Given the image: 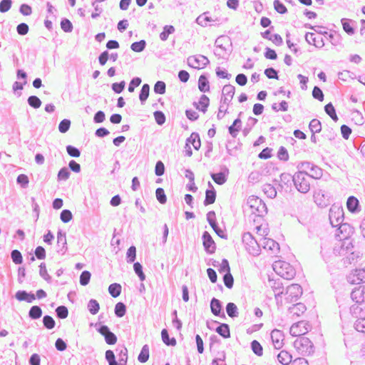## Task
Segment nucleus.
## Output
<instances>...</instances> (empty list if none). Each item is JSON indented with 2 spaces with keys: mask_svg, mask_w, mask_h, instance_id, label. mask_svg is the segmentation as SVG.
<instances>
[{
  "mask_svg": "<svg viewBox=\"0 0 365 365\" xmlns=\"http://www.w3.org/2000/svg\"><path fill=\"white\" fill-rule=\"evenodd\" d=\"M309 329V324L306 321H299L293 324L290 327V334L293 336L302 337L306 334Z\"/></svg>",
  "mask_w": 365,
  "mask_h": 365,
  "instance_id": "obj_6",
  "label": "nucleus"
},
{
  "mask_svg": "<svg viewBox=\"0 0 365 365\" xmlns=\"http://www.w3.org/2000/svg\"><path fill=\"white\" fill-rule=\"evenodd\" d=\"M349 282L352 284H359L365 282V268L354 269L348 276Z\"/></svg>",
  "mask_w": 365,
  "mask_h": 365,
  "instance_id": "obj_9",
  "label": "nucleus"
},
{
  "mask_svg": "<svg viewBox=\"0 0 365 365\" xmlns=\"http://www.w3.org/2000/svg\"><path fill=\"white\" fill-rule=\"evenodd\" d=\"M154 91L159 94H163L165 92V83L163 81H158L155 84Z\"/></svg>",
  "mask_w": 365,
  "mask_h": 365,
  "instance_id": "obj_56",
  "label": "nucleus"
},
{
  "mask_svg": "<svg viewBox=\"0 0 365 365\" xmlns=\"http://www.w3.org/2000/svg\"><path fill=\"white\" fill-rule=\"evenodd\" d=\"M351 299L356 304L365 303V285L354 289L351 294Z\"/></svg>",
  "mask_w": 365,
  "mask_h": 365,
  "instance_id": "obj_12",
  "label": "nucleus"
},
{
  "mask_svg": "<svg viewBox=\"0 0 365 365\" xmlns=\"http://www.w3.org/2000/svg\"><path fill=\"white\" fill-rule=\"evenodd\" d=\"M91 273L88 271H83L80 276V283L83 286L88 284L91 279Z\"/></svg>",
  "mask_w": 365,
  "mask_h": 365,
  "instance_id": "obj_45",
  "label": "nucleus"
},
{
  "mask_svg": "<svg viewBox=\"0 0 365 365\" xmlns=\"http://www.w3.org/2000/svg\"><path fill=\"white\" fill-rule=\"evenodd\" d=\"M88 309L92 314H96L99 311L100 307L98 302L95 299L90 300L88 303Z\"/></svg>",
  "mask_w": 365,
  "mask_h": 365,
  "instance_id": "obj_44",
  "label": "nucleus"
},
{
  "mask_svg": "<svg viewBox=\"0 0 365 365\" xmlns=\"http://www.w3.org/2000/svg\"><path fill=\"white\" fill-rule=\"evenodd\" d=\"M263 192L264 193L270 198H272L276 196L277 191L273 185L271 184L266 183L263 185Z\"/></svg>",
  "mask_w": 365,
  "mask_h": 365,
  "instance_id": "obj_28",
  "label": "nucleus"
},
{
  "mask_svg": "<svg viewBox=\"0 0 365 365\" xmlns=\"http://www.w3.org/2000/svg\"><path fill=\"white\" fill-rule=\"evenodd\" d=\"M235 93V88L232 85H225L222 88V99L225 103L232 101Z\"/></svg>",
  "mask_w": 365,
  "mask_h": 365,
  "instance_id": "obj_17",
  "label": "nucleus"
},
{
  "mask_svg": "<svg viewBox=\"0 0 365 365\" xmlns=\"http://www.w3.org/2000/svg\"><path fill=\"white\" fill-rule=\"evenodd\" d=\"M312 177L306 172L298 171L293 178V181L297 189L303 193L307 192L310 189Z\"/></svg>",
  "mask_w": 365,
  "mask_h": 365,
  "instance_id": "obj_2",
  "label": "nucleus"
},
{
  "mask_svg": "<svg viewBox=\"0 0 365 365\" xmlns=\"http://www.w3.org/2000/svg\"><path fill=\"white\" fill-rule=\"evenodd\" d=\"M149 356V347L148 345H144L138 355V361L141 363H145L148 360Z\"/></svg>",
  "mask_w": 365,
  "mask_h": 365,
  "instance_id": "obj_29",
  "label": "nucleus"
},
{
  "mask_svg": "<svg viewBox=\"0 0 365 365\" xmlns=\"http://www.w3.org/2000/svg\"><path fill=\"white\" fill-rule=\"evenodd\" d=\"M11 258L13 259V262L16 264H19L22 262V256L19 251L18 250H14L11 252Z\"/></svg>",
  "mask_w": 365,
  "mask_h": 365,
  "instance_id": "obj_62",
  "label": "nucleus"
},
{
  "mask_svg": "<svg viewBox=\"0 0 365 365\" xmlns=\"http://www.w3.org/2000/svg\"><path fill=\"white\" fill-rule=\"evenodd\" d=\"M223 281L227 288L231 289L233 287L234 279L230 272L225 274Z\"/></svg>",
  "mask_w": 365,
  "mask_h": 365,
  "instance_id": "obj_41",
  "label": "nucleus"
},
{
  "mask_svg": "<svg viewBox=\"0 0 365 365\" xmlns=\"http://www.w3.org/2000/svg\"><path fill=\"white\" fill-rule=\"evenodd\" d=\"M209 105L210 98L205 95H202L198 101L194 103L195 108L204 113L207 111Z\"/></svg>",
  "mask_w": 365,
  "mask_h": 365,
  "instance_id": "obj_15",
  "label": "nucleus"
},
{
  "mask_svg": "<svg viewBox=\"0 0 365 365\" xmlns=\"http://www.w3.org/2000/svg\"><path fill=\"white\" fill-rule=\"evenodd\" d=\"M72 219V213L68 210H63L61 213V220L66 223Z\"/></svg>",
  "mask_w": 365,
  "mask_h": 365,
  "instance_id": "obj_59",
  "label": "nucleus"
},
{
  "mask_svg": "<svg viewBox=\"0 0 365 365\" xmlns=\"http://www.w3.org/2000/svg\"><path fill=\"white\" fill-rule=\"evenodd\" d=\"M216 193L213 190H208L205 192V199L204 201V204L205 205L213 204L215 201Z\"/></svg>",
  "mask_w": 365,
  "mask_h": 365,
  "instance_id": "obj_26",
  "label": "nucleus"
},
{
  "mask_svg": "<svg viewBox=\"0 0 365 365\" xmlns=\"http://www.w3.org/2000/svg\"><path fill=\"white\" fill-rule=\"evenodd\" d=\"M145 46V41H140L135 42V43H132L131 48L133 51L140 52L144 49Z\"/></svg>",
  "mask_w": 365,
  "mask_h": 365,
  "instance_id": "obj_58",
  "label": "nucleus"
},
{
  "mask_svg": "<svg viewBox=\"0 0 365 365\" xmlns=\"http://www.w3.org/2000/svg\"><path fill=\"white\" fill-rule=\"evenodd\" d=\"M11 6V0H2L0 2V11L1 12H6L8 11Z\"/></svg>",
  "mask_w": 365,
  "mask_h": 365,
  "instance_id": "obj_63",
  "label": "nucleus"
},
{
  "mask_svg": "<svg viewBox=\"0 0 365 365\" xmlns=\"http://www.w3.org/2000/svg\"><path fill=\"white\" fill-rule=\"evenodd\" d=\"M252 349L255 354L258 356H262L263 354V349L261 344L256 340L252 342Z\"/></svg>",
  "mask_w": 365,
  "mask_h": 365,
  "instance_id": "obj_46",
  "label": "nucleus"
},
{
  "mask_svg": "<svg viewBox=\"0 0 365 365\" xmlns=\"http://www.w3.org/2000/svg\"><path fill=\"white\" fill-rule=\"evenodd\" d=\"M256 234L264 250L270 252L272 254H277L279 251V245L274 240L267 237L268 235V229L266 225L261 224L255 227Z\"/></svg>",
  "mask_w": 365,
  "mask_h": 365,
  "instance_id": "obj_1",
  "label": "nucleus"
},
{
  "mask_svg": "<svg viewBox=\"0 0 365 365\" xmlns=\"http://www.w3.org/2000/svg\"><path fill=\"white\" fill-rule=\"evenodd\" d=\"M150 87L148 84H144L141 88L139 98L141 101H145L149 96Z\"/></svg>",
  "mask_w": 365,
  "mask_h": 365,
  "instance_id": "obj_43",
  "label": "nucleus"
},
{
  "mask_svg": "<svg viewBox=\"0 0 365 365\" xmlns=\"http://www.w3.org/2000/svg\"><path fill=\"white\" fill-rule=\"evenodd\" d=\"M211 311L215 316H218L221 312V304L217 299H212L210 304Z\"/></svg>",
  "mask_w": 365,
  "mask_h": 365,
  "instance_id": "obj_32",
  "label": "nucleus"
},
{
  "mask_svg": "<svg viewBox=\"0 0 365 365\" xmlns=\"http://www.w3.org/2000/svg\"><path fill=\"white\" fill-rule=\"evenodd\" d=\"M174 31V27L173 26H165L164 30L160 34V38L162 41H165L168 36Z\"/></svg>",
  "mask_w": 365,
  "mask_h": 365,
  "instance_id": "obj_40",
  "label": "nucleus"
},
{
  "mask_svg": "<svg viewBox=\"0 0 365 365\" xmlns=\"http://www.w3.org/2000/svg\"><path fill=\"white\" fill-rule=\"evenodd\" d=\"M212 178L218 185H222L226 182V177L223 173L212 174Z\"/></svg>",
  "mask_w": 365,
  "mask_h": 365,
  "instance_id": "obj_35",
  "label": "nucleus"
},
{
  "mask_svg": "<svg viewBox=\"0 0 365 365\" xmlns=\"http://www.w3.org/2000/svg\"><path fill=\"white\" fill-rule=\"evenodd\" d=\"M277 157L280 160L287 161L289 159V154L286 148L281 147L279 149Z\"/></svg>",
  "mask_w": 365,
  "mask_h": 365,
  "instance_id": "obj_60",
  "label": "nucleus"
},
{
  "mask_svg": "<svg viewBox=\"0 0 365 365\" xmlns=\"http://www.w3.org/2000/svg\"><path fill=\"white\" fill-rule=\"evenodd\" d=\"M216 331L224 338H227L230 335L229 326L226 324H221L216 329Z\"/></svg>",
  "mask_w": 365,
  "mask_h": 365,
  "instance_id": "obj_30",
  "label": "nucleus"
},
{
  "mask_svg": "<svg viewBox=\"0 0 365 365\" xmlns=\"http://www.w3.org/2000/svg\"><path fill=\"white\" fill-rule=\"evenodd\" d=\"M307 310L305 305L302 303H297L290 308L291 313L297 317H299L303 314Z\"/></svg>",
  "mask_w": 365,
  "mask_h": 365,
  "instance_id": "obj_22",
  "label": "nucleus"
},
{
  "mask_svg": "<svg viewBox=\"0 0 365 365\" xmlns=\"http://www.w3.org/2000/svg\"><path fill=\"white\" fill-rule=\"evenodd\" d=\"M192 145L195 150H198L201 145L198 135L192 133L187 140V145Z\"/></svg>",
  "mask_w": 365,
  "mask_h": 365,
  "instance_id": "obj_24",
  "label": "nucleus"
},
{
  "mask_svg": "<svg viewBox=\"0 0 365 365\" xmlns=\"http://www.w3.org/2000/svg\"><path fill=\"white\" fill-rule=\"evenodd\" d=\"M312 96L314 98L319 100V101H323L324 100V94L322 90L317 86L314 87L312 91Z\"/></svg>",
  "mask_w": 365,
  "mask_h": 365,
  "instance_id": "obj_61",
  "label": "nucleus"
},
{
  "mask_svg": "<svg viewBox=\"0 0 365 365\" xmlns=\"http://www.w3.org/2000/svg\"><path fill=\"white\" fill-rule=\"evenodd\" d=\"M41 314L42 311L41 308L38 306L32 307L29 311V316L32 319H38L41 317Z\"/></svg>",
  "mask_w": 365,
  "mask_h": 365,
  "instance_id": "obj_36",
  "label": "nucleus"
},
{
  "mask_svg": "<svg viewBox=\"0 0 365 365\" xmlns=\"http://www.w3.org/2000/svg\"><path fill=\"white\" fill-rule=\"evenodd\" d=\"M247 211L252 215H261L265 211L264 203L257 196L251 195L247 201Z\"/></svg>",
  "mask_w": 365,
  "mask_h": 365,
  "instance_id": "obj_4",
  "label": "nucleus"
},
{
  "mask_svg": "<svg viewBox=\"0 0 365 365\" xmlns=\"http://www.w3.org/2000/svg\"><path fill=\"white\" fill-rule=\"evenodd\" d=\"M226 311L228 316L230 317H235L237 316V306L232 302H230L227 304Z\"/></svg>",
  "mask_w": 365,
  "mask_h": 365,
  "instance_id": "obj_37",
  "label": "nucleus"
},
{
  "mask_svg": "<svg viewBox=\"0 0 365 365\" xmlns=\"http://www.w3.org/2000/svg\"><path fill=\"white\" fill-rule=\"evenodd\" d=\"M242 243L245 249L252 255H257L259 251V245L257 240L250 234L245 233L242 237Z\"/></svg>",
  "mask_w": 365,
  "mask_h": 365,
  "instance_id": "obj_5",
  "label": "nucleus"
},
{
  "mask_svg": "<svg viewBox=\"0 0 365 365\" xmlns=\"http://www.w3.org/2000/svg\"><path fill=\"white\" fill-rule=\"evenodd\" d=\"M28 102L31 107L35 108H39L41 105V100L35 96H30L28 99Z\"/></svg>",
  "mask_w": 365,
  "mask_h": 365,
  "instance_id": "obj_48",
  "label": "nucleus"
},
{
  "mask_svg": "<svg viewBox=\"0 0 365 365\" xmlns=\"http://www.w3.org/2000/svg\"><path fill=\"white\" fill-rule=\"evenodd\" d=\"M269 41H270L274 45L279 46L282 44L283 39L279 34H275L270 36Z\"/></svg>",
  "mask_w": 365,
  "mask_h": 365,
  "instance_id": "obj_57",
  "label": "nucleus"
},
{
  "mask_svg": "<svg viewBox=\"0 0 365 365\" xmlns=\"http://www.w3.org/2000/svg\"><path fill=\"white\" fill-rule=\"evenodd\" d=\"M71 125V121L68 119H64L59 123L58 130L61 133H66L68 130Z\"/></svg>",
  "mask_w": 365,
  "mask_h": 365,
  "instance_id": "obj_49",
  "label": "nucleus"
},
{
  "mask_svg": "<svg viewBox=\"0 0 365 365\" xmlns=\"http://www.w3.org/2000/svg\"><path fill=\"white\" fill-rule=\"evenodd\" d=\"M16 181L19 184L21 185V187H26L29 182V180L26 175L25 174H21L17 177Z\"/></svg>",
  "mask_w": 365,
  "mask_h": 365,
  "instance_id": "obj_54",
  "label": "nucleus"
},
{
  "mask_svg": "<svg viewBox=\"0 0 365 365\" xmlns=\"http://www.w3.org/2000/svg\"><path fill=\"white\" fill-rule=\"evenodd\" d=\"M203 245L209 253H213L215 250V243L207 232H205L202 236Z\"/></svg>",
  "mask_w": 365,
  "mask_h": 365,
  "instance_id": "obj_16",
  "label": "nucleus"
},
{
  "mask_svg": "<svg viewBox=\"0 0 365 365\" xmlns=\"http://www.w3.org/2000/svg\"><path fill=\"white\" fill-rule=\"evenodd\" d=\"M134 270L135 273L138 275L141 281L145 280V275L144 274L143 272V267L142 265L139 262H135L133 265Z\"/></svg>",
  "mask_w": 365,
  "mask_h": 365,
  "instance_id": "obj_47",
  "label": "nucleus"
},
{
  "mask_svg": "<svg viewBox=\"0 0 365 365\" xmlns=\"http://www.w3.org/2000/svg\"><path fill=\"white\" fill-rule=\"evenodd\" d=\"M314 200L320 207H325L329 203V198L322 191L316 192L314 195Z\"/></svg>",
  "mask_w": 365,
  "mask_h": 365,
  "instance_id": "obj_19",
  "label": "nucleus"
},
{
  "mask_svg": "<svg viewBox=\"0 0 365 365\" xmlns=\"http://www.w3.org/2000/svg\"><path fill=\"white\" fill-rule=\"evenodd\" d=\"M294 347L301 352H309L312 347L310 339L305 336L298 337L294 342Z\"/></svg>",
  "mask_w": 365,
  "mask_h": 365,
  "instance_id": "obj_10",
  "label": "nucleus"
},
{
  "mask_svg": "<svg viewBox=\"0 0 365 365\" xmlns=\"http://www.w3.org/2000/svg\"><path fill=\"white\" fill-rule=\"evenodd\" d=\"M106 359L108 361L109 365H118L113 351L108 350L106 351Z\"/></svg>",
  "mask_w": 365,
  "mask_h": 365,
  "instance_id": "obj_55",
  "label": "nucleus"
},
{
  "mask_svg": "<svg viewBox=\"0 0 365 365\" xmlns=\"http://www.w3.org/2000/svg\"><path fill=\"white\" fill-rule=\"evenodd\" d=\"M98 331L99 333L105 337V340L108 344L113 345L116 343V336L109 330L107 326H102Z\"/></svg>",
  "mask_w": 365,
  "mask_h": 365,
  "instance_id": "obj_14",
  "label": "nucleus"
},
{
  "mask_svg": "<svg viewBox=\"0 0 365 365\" xmlns=\"http://www.w3.org/2000/svg\"><path fill=\"white\" fill-rule=\"evenodd\" d=\"M187 63L189 66L200 70L203 69L209 63V60L202 55L192 56L187 58Z\"/></svg>",
  "mask_w": 365,
  "mask_h": 365,
  "instance_id": "obj_8",
  "label": "nucleus"
},
{
  "mask_svg": "<svg viewBox=\"0 0 365 365\" xmlns=\"http://www.w3.org/2000/svg\"><path fill=\"white\" fill-rule=\"evenodd\" d=\"M272 150L271 148H266L259 154V158L264 160L269 159L272 157Z\"/></svg>",
  "mask_w": 365,
  "mask_h": 365,
  "instance_id": "obj_64",
  "label": "nucleus"
},
{
  "mask_svg": "<svg viewBox=\"0 0 365 365\" xmlns=\"http://www.w3.org/2000/svg\"><path fill=\"white\" fill-rule=\"evenodd\" d=\"M240 123H241L240 120L237 118V119L235 120L232 125L229 127L230 133L232 136H236L238 131L240 130L239 124H240Z\"/></svg>",
  "mask_w": 365,
  "mask_h": 365,
  "instance_id": "obj_38",
  "label": "nucleus"
},
{
  "mask_svg": "<svg viewBox=\"0 0 365 365\" xmlns=\"http://www.w3.org/2000/svg\"><path fill=\"white\" fill-rule=\"evenodd\" d=\"M329 220L333 223H341L344 220V210L340 206L333 205L329 210Z\"/></svg>",
  "mask_w": 365,
  "mask_h": 365,
  "instance_id": "obj_11",
  "label": "nucleus"
},
{
  "mask_svg": "<svg viewBox=\"0 0 365 365\" xmlns=\"http://www.w3.org/2000/svg\"><path fill=\"white\" fill-rule=\"evenodd\" d=\"M341 24H342L343 29L344 30V31L346 33H347L349 35L354 34V29L353 27L351 21L349 19H341Z\"/></svg>",
  "mask_w": 365,
  "mask_h": 365,
  "instance_id": "obj_27",
  "label": "nucleus"
},
{
  "mask_svg": "<svg viewBox=\"0 0 365 365\" xmlns=\"http://www.w3.org/2000/svg\"><path fill=\"white\" fill-rule=\"evenodd\" d=\"M43 325L48 329H51L55 326L53 319L50 316H45L43 319Z\"/></svg>",
  "mask_w": 365,
  "mask_h": 365,
  "instance_id": "obj_52",
  "label": "nucleus"
},
{
  "mask_svg": "<svg viewBox=\"0 0 365 365\" xmlns=\"http://www.w3.org/2000/svg\"><path fill=\"white\" fill-rule=\"evenodd\" d=\"M309 128L312 133H318L321 130V123L317 119H313L309 123Z\"/></svg>",
  "mask_w": 365,
  "mask_h": 365,
  "instance_id": "obj_34",
  "label": "nucleus"
},
{
  "mask_svg": "<svg viewBox=\"0 0 365 365\" xmlns=\"http://www.w3.org/2000/svg\"><path fill=\"white\" fill-rule=\"evenodd\" d=\"M346 207L349 211L354 212L359 207V200L354 196H351L347 199Z\"/></svg>",
  "mask_w": 365,
  "mask_h": 365,
  "instance_id": "obj_23",
  "label": "nucleus"
},
{
  "mask_svg": "<svg viewBox=\"0 0 365 365\" xmlns=\"http://www.w3.org/2000/svg\"><path fill=\"white\" fill-rule=\"evenodd\" d=\"M302 290L299 284H292L287 287L285 299L289 303H294L302 296Z\"/></svg>",
  "mask_w": 365,
  "mask_h": 365,
  "instance_id": "obj_7",
  "label": "nucleus"
},
{
  "mask_svg": "<svg viewBox=\"0 0 365 365\" xmlns=\"http://www.w3.org/2000/svg\"><path fill=\"white\" fill-rule=\"evenodd\" d=\"M274 9L281 14H283L287 12L286 6L279 0H275L274 1Z\"/></svg>",
  "mask_w": 365,
  "mask_h": 365,
  "instance_id": "obj_50",
  "label": "nucleus"
},
{
  "mask_svg": "<svg viewBox=\"0 0 365 365\" xmlns=\"http://www.w3.org/2000/svg\"><path fill=\"white\" fill-rule=\"evenodd\" d=\"M198 88L201 92L206 93L210 91V84L205 76H200L198 79Z\"/></svg>",
  "mask_w": 365,
  "mask_h": 365,
  "instance_id": "obj_21",
  "label": "nucleus"
},
{
  "mask_svg": "<svg viewBox=\"0 0 365 365\" xmlns=\"http://www.w3.org/2000/svg\"><path fill=\"white\" fill-rule=\"evenodd\" d=\"M279 362L283 365H288L292 362V356L287 351L282 350L277 355Z\"/></svg>",
  "mask_w": 365,
  "mask_h": 365,
  "instance_id": "obj_20",
  "label": "nucleus"
},
{
  "mask_svg": "<svg viewBox=\"0 0 365 365\" xmlns=\"http://www.w3.org/2000/svg\"><path fill=\"white\" fill-rule=\"evenodd\" d=\"M271 338L274 346L279 349L284 345V336L283 333L279 330H273L271 334Z\"/></svg>",
  "mask_w": 365,
  "mask_h": 365,
  "instance_id": "obj_13",
  "label": "nucleus"
},
{
  "mask_svg": "<svg viewBox=\"0 0 365 365\" xmlns=\"http://www.w3.org/2000/svg\"><path fill=\"white\" fill-rule=\"evenodd\" d=\"M306 40L307 41L312 45H314L316 47H320L323 45L322 41L321 40V36L319 34L314 33H307L306 34Z\"/></svg>",
  "mask_w": 365,
  "mask_h": 365,
  "instance_id": "obj_18",
  "label": "nucleus"
},
{
  "mask_svg": "<svg viewBox=\"0 0 365 365\" xmlns=\"http://www.w3.org/2000/svg\"><path fill=\"white\" fill-rule=\"evenodd\" d=\"M108 292L113 297H117L120 294L121 286L119 284H111L108 287Z\"/></svg>",
  "mask_w": 365,
  "mask_h": 365,
  "instance_id": "obj_31",
  "label": "nucleus"
},
{
  "mask_svg": "<svg viewBox=\"0 0 365 365\" xmlns=\"http://www.w3.org/2000/svg\"><path fill=\"white\" fill-rule=\"evenodd\" d=\"M274 271L281 277L290 280L295 276L294 268L284 261H276L273 264Z\"/></svg>",
  "mask_w": 365,
  "mask_h": 365,
  "instance_id": "obj_3",
  "label": "nucleus"
},
{
  "mask_svg": "<svg viewBox=\"0 0 365 365\" xmlns=\"http://www.w3.org/2000/svg\"><path fill=\"white\" fill-rule=\"evenodd\" d=\"M57 316L61 319H65L68 317V312L66 307L60 306L57 307L56 310Z\"/></svg>",
  "mask_w": 365,
  "mask_h": 365,
  "instance_id": "obj_53",
  "label": "nucleus"
},
{
  "mask_svg": "<svg viewBox=\"0 0 365 365\" xmlns=\"http://www.w3.org/2000/svg\"><path fill=\"white\" fill-rule=\"evenodd\" d=\"M355 329L359 332L365 333V317L356 320Z\"/></svg>",
  "mask_w": 365,
  "mask_h": 365,
  "instance_id": "obj_51",
  "label": "nucleus"
},
{
  "mask_svg": "<svg viewBox=\"0 0 365 365\" xmlns=\"http://www.w3.org/2000/svg\"><path fill=\"white\" fill-rule=\"evenodd\" d=\"M125 310H126V308L123 303L118 302L116 304L115 307V313L118 317H123L125 314Z\"/></svg>",
  "mask_w": 365,
  "mask_h": 365,
  "instance_id": "obj_39",
  "label": "nucleus"
},
{
  "mask_svg": "<svg viewBox=\"0 0 365 365\" xmlns=\"http://www.w3.org/2000/svg\"><path fill=\"white\" fill-rule=\"evenodd\" d=\"M161 336L163 341L168 346H175L176 345V340L175 338H170L168 331L167 329H163L161 331Z\"/></svg>",
  "mask_w": 365,
  "mask_h": 365,
  "instance_id": "obj_25",
  "label": "nucleus"
},
{
  "mask_svg": "<svg viewBox=\"0 0 365 365\" xmlns=\"http://www.w3.org/2000/svg\"><path fill=\"white\" fill-rule=\"evenodd\" d=\"M326 113L335 121L338 120L334 106L329 103L324 107Z\"/></svg>",
  "mask_w": 365,
  "mask_h": 365,
  "instance_id": "obj_33",
  "label": "nucleus"
},
{
  "mask_svg": "<svg viewBox=\"0 0 365 365\" xmlns=\"http://www.w3.org/2000/svg\"><path fill=\"white\" fill-rule=\"evenodd\" d=\"M155 194H156V197H157L158 200L161 204H164V203L166 202L167 197H166V195L165 194V191H164V190L163 188H161V187L157 188V190L155 191Z\"/></svg>",
  "mask_w": 365,
  "mask_h": 365,
  "instance_id": "obj_42",
  "label": "nucleus"
}]
</instances>
